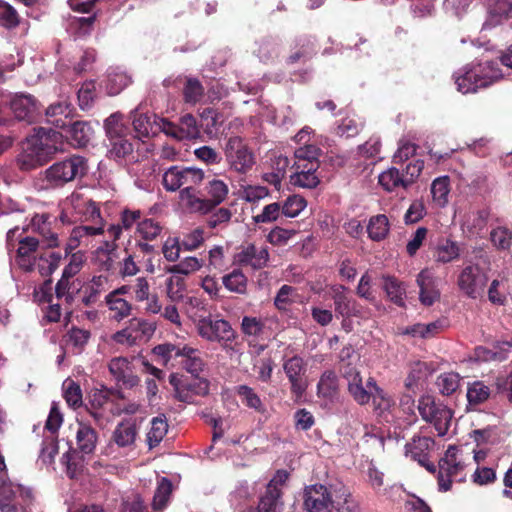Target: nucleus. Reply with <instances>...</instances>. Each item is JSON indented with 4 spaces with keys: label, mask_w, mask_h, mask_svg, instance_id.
<instances>
[{
    "label": "nucleus",
    "mask_w": 512,
    "mask_h": 512,
    "mask_svg": "<svg viewBox=\"0 0 512 512\" xmlns=\"http://www.w3.org/2000/svg\"><path fill=\"white\" fill-rule=\"evenodd\" d=\"M223 285L227 290L237 294H245L247 292L248 280L240 269H234L222 278Z\"/></svg>",
    "instance_id": "nucleus-45"
},
{
    "label": "nucleus",
    "mask_w": 512,
    "mask_h": 512,
    "mask_svg": "<svg viewBox=\"0 0 512 512\" xmlns=\"http://www.w3.org/2000/svg\"><path fill=\"white\" fill-rule=\"evenodd\" d=\"M389 229L390 226L388 218L383 214L371 217L367 227L369 237L374 241L384 239L387 236Z\"/></svg>",
    "instance_id": "nucleus-49"
},
{
    "label": "nucleus",
    "mask_w": 512,
    "mask_h": 512,
    "mask_svg": "<svg viewBox=\"0 0 512 512\" xmlns=\"http://www.w3.org/2000/svg\"><path fill=\"white\" fill-rule=\"evenodd\" d=\"M183 95L186 103L196 104L202 99L204 88L197 79L188 78L183 89Z\"/></svg>",
    "instance_id": "nucleus-58"
},
{
    "label": "nucleus",
    "mask_w": 512,
    "mask_h": 512,
    "mask_svg": "<svg viewBox=\"0 0 512 512\" xmlns=\"http://www.w3.org/2000/svg\"><path fill=\"white\" fill-rule=\"evenodd\" d=\"M224 154L230 169L239 174H246L256 162L254 152L240 136L227 139Z\"/></svg>",
    "instance_id": "nucleus-11"
},
{
    "label": "nucleus",
    "mask_w": 512,
    "mask_h": 512,
    "mask_svg": "<svg viewBox=\"0 0 512 512\" xmlns=\"http://www.w3.org/2000/svg\"><path fill=\"white\" fill-rule=\"evenodd\" d=\"M382 287L391 302L398 306H404L406 286L394 276H383Z\"/></svg>",
    "instance_id": "nucleus-38"
},
{
    "label": "nucleus",
    "mask_w": 512,
    "mask_h": 512,
    "mask_svg": "<svg viewBox=\"0 0 512 512\" xmlns=\"http://www.w3.org/2000/svg\"><path fill=\"white\" fill-rule=\"evenodd\" d=\"M30 136L47 161L56 153L64 151V137L60 132L39 127Z\"/></svg>",
    "instance_id": "nucleus-18"
},
{
    "label": "nucleus",
    "mask_w": 512,
    "mask_h": 512,
    "mask_svg": "<svg viewBox=\"0 0 512 512\" xmlns=\"http://www.w3.org/2000/svg\"><path fill=\"white\" fill-rule=\"evenodd\" d=\"M51 225V216L47 213L35 214L29 224L32 231L42 237L47 248H56L60 245V239L58 233L52 230Z\"/></svg>",
    "instance_id": "nucleus-24"
},
{
    "label": "nucleus",
    "mask_w": 512,
    "mask_h": 512,
    "mask_svg": "<svg viewBox=\"0 0 512 512\" xmlns=\"http://www.w3.org/2000/svg\"><path fill=\"white\" fill-rule=\"evenodd\" d=\"M418 410L426 422L433 424L439 436L447 433L452 419V412L449 408L435 402L431 396H422L419 400Z\"/></svg>",
    "instance_id": "nucleus-14"
},
{
    "label": "nucleus",
    "mask_w": 512,
    "mask_h": 512,
    "mask_svg": "<svg viewBox=\"0 0 512 512\" xmlns=\"http://www.w3.org/2000/svg\"><path fill=\"white\" fill-rule=\"evenodd\" d=\"M75 439L76 449L72 452H67L62 457L70 478H75L83 469V459L77 453L79 452L83 456L92 454L96 448L98 436L97 432L90 425L78 422Z\"/></svg>",
    "instance_id": "nucleus-4"
},
{
    "label": "nucleus",
    "mask_w": 512,
    "mask_h": 512,
    "mask_svg": "<svg viewBox=\"0 0 512 512\" xmlns=\"http://www.w3.org/2000/svg\"><path fill=\"white\" fill-rule=\"evenodd\" d=\"M469 459V455H464L462 449L456 446L448 447L439 461V490L446 492L451 488L452 481L461 475Z\"/></svg>",
    "instance_id": "nucleus-9"
},
{
    "label": "nucleus",
    "mask_w": 512,
    "mask_h": 512,
    "mask_svg": "<svg viewBox=\"0 0 512 512\" xmlns=\"http://www.w3.org/2000/svg\"><path fill=\"white\" fill-rule=\"evenodd\" d=\"M282 367L290 383L292 395L296 399L301 398L308 388L307 362L299 355L285 354Z\"/></svg>",
    "instance_id": "nucleus-15"
},
{
    "label": "nucleus",
    "mask_w": 512,
    "mask_h": 512,
    "mask_svg": "<svg viewBox=\"0 0 512 512\" xmlns=\"http://www.w3.org/2000/svg\"><path fill=\"white\" fill-rule=\"evenodd\" d=\"M450 189V179L448 176H441L433 180L431 194L433 202L438 207L442 208L448 204Z\"/></svg>",
    "instance_id": "nucleus-41"
},
{
    "label": "nucleus",
    "mask_w": 512,
    "mask_h": 512,
    "mask_svg": "<svg viewBox=\"0 0 512 512\" xmlns=\"http://www.w3.org/2000/svg\"><path fill=\"white\" fill-rule=\"evenodd\" d=\"M206 192L212 208L226 199L229 188L223 180L214 178L207 183Z\"/></svg>",
    "instance_id": "nucleus-46"
},
{
    "label": "nucleus",
    "mask_w": 512,
    "mask_h": 512,
    "mask_svg": "<svg viewBox=\"0 0 512 512\" xmlns=\"http://www.w3.org/2000/svg\"><path fill=\"white\" fill-rule=\"evenodd\" d=\"M138 433L139 427L135 420H122L114 428L110 443L120 449L133 450L136 446Z\"/></svg>",
    "instance_id": "nucleus-20"
},
{
    "label": "nucleus",
    "mask_w": 512,
    "mask_h": 512,
    "mask_svg": "<svg viewBox=\"0 0 512 512\" xmlns=\"http://www.w3.org/2000/svg\"><path fill=\"white\" fill-rule=\"evenodd\" d=\"M416 283L419 287V300L423 305L431 306L439 300V281L430 269L421 270L416 277Z\"/></svg>",
    "instance_id": "nucleus-21"
},
{
    "label": "nucleus",
    "mask_w": 512,
    "mask_h": 512,
    "mask_svg": "<svg viewBox=\"0 0 512 512\" xmlns=\"http://www.w3.org/2000/svg\"><path fill=\"white\" fill-rule=\"evenodd\" d=\"M66 128H68L66 137L70 139L74 146H85L93 134L89 124L83 121L72 122L70 119Z\"/></svg>",
    "instance_id": "nucleus-37"
},
{
    "label": "nucleus",
    "mask_w": 512,
    "mask_h": 512,
    "mask_svg": "<svg viewBox=\"0 0 512 512\" xmlns=\"http://www.w3.org/2000/svg\"><path fill=\"white\" fill-rule=\"evenodd\" d=\"M320 149L315 145H307L295 151L294 173L290 176V183L299 188H315L320 180L317 175L319 168L318 157Z\"/></svg>",
    "instance_id": "nucleus-2"
},
{
    "label": "nucleus",
    "mask_w": 512,
    "mask_h": 512,
    "mask_svg": "<svg viewBox=\"0 0 512 512\" xmlns=\"http://www.w3.org/2000/svg\"><path fill=\"white\" fill-rule=\"evenodd\" d=\"M32 498L30 490L20 485L3 481L0 483V512H27L17 508L18 504H27Z\"/></svg>",
    "instance_id": "nucleus-17"
},
{
    "label": "nucleus",
    "mask_w": 512,
    "mask_h": 512,
    "mask_svg": "<svg viewBox=\"0 0 512 512\" xmlns=\"http://www.w3.org/2000/svg\"><path fill=\"white\" fill-rule=\"evenodd\" d=\"M63 224H71L80 220L83 222L103 219L97 204L80 192H73L62 204V211L59 216Z\"/></svg>",
    "instance_id": "nucleus-8"
},
{
    "label": "nucleus",
    "mask_w": 512,
    "mask_h": 512,
    "mask_svg": "<svg viewBox=\"0 0 512 512\" xmlns=\"http://www.w3.org/2000/svg\"><path fill=\"white\" fill-rule=\"evenodd\" d=\"M199 336L209 342H217L227 349L236 338V333L230 323L224 319L202 317L196 324Z\"/></svg>",
    "instance_id": "nucleus-12"
},
{
    "label": "nucleus",
    "mask_w": 512,
    "mask_h": 512,
    "mask_svg": "<svg viewBox=\"0 0 512 512\" xmlns=\"http://www.w3.org/2000/svg\"><path fill=\"white\" fill-rule=\"evenodd\" d=\"M433 257L437 263L452 262L459 257V247L456 242L445 239L436 246Z\"/></svg>",
    "instance_id": "nucleus-43"
},
{
    "label": "nucleus",
    "mask_w": 512,
    "mask_h": 512,
    "mask_svg": "<svg viewBox=\"0 0 512 512\" xmlns=\"http://www.w3.org/2000/svg\"><path fill=\"white\" fill-rule=\"evenodd\" d=\"M137 342L148 339L154 333V326L140 318H132L126 326Z\"/></svg>",
    "instance_id": "nucleus-53"
},
{
    "label": "nucleus",
    "mask_w": 512,
    "mask_h": 512,
    "mask_svg": "<svg viewBox=\"0 0 512 512\" xmlns=\"http://www.w3.org/2000/svg\"><path fill=\"white\" fill-rule=\"evenodd\" d=\"M202 267V263L196 257H187L178 264L167 268V272L172 274L189 275L198 271Z\"/></svg>",
    "instance_id": "nucleus-62"
},
{
    "label": "nucleus",
    "mask_w": 512,
    "mask_h": 512,
    "mask_svg": "<svg viewBox=\"0 0 512 512\" xmlns=\"http://www.w3.org/2000/svg\"><path fill=\"white\" fill-rule=\"evenodd\" d=\"M502 78L497 63L486 61L455 74L457 90L463 94L474 93Z\"/></svg>",
    "instance_id": "nucleus-3"
},
{
    "label": "nucleus",
    "mask_w": 512,
    "mask_h": 512,
    "mask_svg": "<svg viewBox=\"0 0 512 512\" xmlns=\"http://www.w3.org/2000/svg\"><path fill=\"white\" fill-rule=\"evenodd\" d=\"M204 180L202 169L173 165L162 174V185L168 192L181 191L186 187L199 186Z\"/></svg>",
    "instance_id": "nucleus-10"
},
{
    "label": "nucleus",
    "mask_w": 512,
    "mask_h": 512,
    "mask_svg": "<svg viewBox=\"0 0 512 512\" xmlns=\"http://www.w3.org/2000/svg\"><path fill=\"white\" fill-rule=\"evenodd\" d=\"M93 224H83L74 227L65 244V254H70L78 247H93L104 236L105 222L103 219L91 221Z\"/></svg>",
    "instance_id": "nucleus-13"
},
{
    "label": "nucleus",
    "mask_w": 512,
    "mask_h": 512,
    "mask_svg": "<svg viewBox=\"0 0 512 512\" xmlns=\"http://www.w3.org/2000/svg\"><path fill=\"white\" fill-rule=\"evenodd\" d=\"M123 116L119 113L112 114L105 121L106 134L109 139L126 136L127 127L124 126Z\"/></svg>",
    "instance_id": "nucleus-60"
},
{
    "label": "nucleus",
    "mask_w": 512,
    "mask_h": 512,
    "mask_svg": "<svg viewBox=\"0 0 512 512\" xmlns=\"http://www.w3.org/2000/svg\"><path fill=\"white\" fill-rule=\"evenodd\" d=\"M338 393V378L335 372L327 370L322 373L317 384V395L326 401H332Z\"/></svg>",
    "instance_id": "nucleus-36"
},
{
    "label": "nucleus",
    "mask_w": 512,
    "mask_h": 512,
    "mask_svg": "<svg viewBox=\"0 0 512 512\" xmlns=\"http://www.w3.org/2000/svg\"><path fill=\"white\" fill-rule=\"evenodd\" d=\"M35 143L31 136L27 137L22 145L21 152L17 156V165L23 171L35 169L47 162Z\"/></svg>",
    "instance_id": "nucleus-23"
},
{
    "label": "nucleus",
    "mask_w": 512,
    "mask_h": 512,
    "mask_svg": "<svg viewBox=\"0 0 512 512\" xmlns=\"http://www.w3.org/2000/svg\"><path fill=\"white\" fill-rule=\"evenodd\" d=\"M490 239L497 249H509L512 244V232L506 227H497L490 233Z\"/></svg>",
    "instance_id": "nucleus-63"
},
{
    "label": "nucleus",
    "mask_w": 512,
    "mask_h": 512,
    "mask_svg": "<svg viewBox=\"0 0 512 512\" xmlns=\"http://www.w3.org/2000/svg\"><path fill=\"white\" fill-rule=\"evenodd\" d=\"M107 278L104 276H94L89 283L81 288V303L84 306L94 305L101 293L105 291Z\"/></svg>",
    "instance_id": "nucleus-34"
},
{
    "label": "nucleus",
    "mask_w": 512,
    "mask_h": 512,
    "mask_svg": "<svg viewBox=\"0 0 512 512\" xmlns=\"http://www.w3.org/2000/svg\"><path fill=\"white\" fill-rule=\"evenodd\" d=\"M488 276L478 264L464 267L458 277L459 289L468 297L476 299L484 293Z\"/></svg>",
    "instance_id": "nucleus-16"
},
{
    "label": "nucleus",
    "mask_w": 512,
    "mask_h": 512,
    "mask_svg": "<svg viewBox=\"0 0 512 512\" xmlns=\"http://www.w3.org/2000/svg\"><path fill=\"white\" fill-rule=\"evenodd\" d=\"M163 227L158 221L145 218L138 222L136 237L144 241H153L162 233Z\"/></svg>",
    "instance_id": "nucleus-44"
},
{
    "label": "nucleus",
    "mask_w": 512,
    "mask_h": 512,
    "mask_svg": "<svg viewBox=\"0 0 512 512\" xmlns=\"http://www.w3.org/2000/svg\"><path fill=\"white\" fill-rule=\"evenodd\" d=\"M62 255L59 252L41 253L38 272L41 276H50L60 265Z\"/></svg>",
    "instance_id": "nucleus-55"
},
{
    "label": "nucleus",
    "mask_w": 512,
    "mask_h": 512,
    "mask_svg": "<svg viewBox=\"0 0 512 512\" xmlns=\"http://www.w3.org/2000/svg\"><path fill=\"white\" fill-rule=\"evenodd\" d=\"M491 390L482 381H475L467 388V400L470 406H477L484 403L490 397Z\"/></svg>",
    "instance_id": "nucleus-50"
},
{
    "label": "nucleus",
    "mask_w": 512,
    "mask_h": 512,
    "mask_svg": "<svg viewBox=\"0 0 512 512\" xmlns=\"http://www.w3.org/2000/svg\"><path fill=\"white\" fill-rule=\"evenodd\" d=\"M87 169L86 159L80 155H73L48 167L44 172V180L49 187H62L77 178H82Z\"/></svg>",
    "instance_id": "nucleus-7"
},
{
    "label": "nucleus",
    "mask_w": 512,
    "mask_h": 512,
    "mask_svg": "<svg viewBox=\"0 0 512 512\" xmlns=\"http://www.w3.org/2000/svg\"><path fill=\"white\" fill-rule=\"evenodd\" d=\"M45 114L49 123L57 128L65 129L70 123L72 108L67 101H61L51 104Z\"/></svg>",
    "instance_id": "nucleus-31"
},
{
    "label": "nucleus",
    "mask_w": 512,
    "mask_h": 512,
    "mask_svg": "<svg viewBox=\"0 0 512 512\" xmlns=\"http://www.w3.org/2000/svg\"><path fill=\"white\" fill-rule=\"evenodd\" d=\"M82 282L79 279L69 278L62 275L56 285L57 298H64L67 303L73 301L74 296L80 292Z\"/></svg>",
    "instance_id": "nucleus-42"
},
{
    "label": "nucleus",
    "mask_w": 512,
    "mask_h": 512,
    "mask_svg": "<svg viewBox=\"0 0 512 512\" xmlns=\"http://www.w3.org/2000/svg\"><path fill=\"white\" fill-rule=\"evenodd\" d=\"M130 83V77L122 71L110 72L106 80V90L109 95H117Z\"/></svg>",
    "instance_id": "nucleus-56"
},
{
    "label": "nucleus",
    "mask_w": 512,
    "mask_h": 512,
    "mask_svg": "<svg viewBox=\"0 0 512 512\" xmlns=\"http://www.w3.org/2000/svg\"><path fill=\"white\" fill-rule=\"evenodd\" d=\"M172 493V483L167 478H161L158 482L152 507L154 511H161L164 509L169 501L170 495Z\"/></svg>",
    "instance_id": "nucleus-51"
},
{
    "label": "nucleus",
    "mask_w": 512,
    "mask_h": 512,
    "mask_svg": "<svg viewBox=\"0 0 512 512\" xmlns=\"http://www.w3.org/2000/svg\"><path fill=\"white\" fill-rule=\"evenodd\" d=\"M269 260V252L266 247H257L249 244L235 255V261L242 266H250L253 269H261Z\"/></svg>",
    "instance_id": "nucleus-27"
},
{
    "label": "nucleus",
    "mask_w": 512,
    "mask_h": 512,
    "mask_svg": "<svg viewBox=\"0 0 512 512\" xmlns=\"http://www.w3.org/2000/svg\"><path fill=\"white\" fill-rule=\"evenodd\" d=\"M307 202L300 195H291L283 203L282 214L289 218L297 217L306 207Z\"/></svg>",
    "instance_id": "nucleus-57"
},
{
    "label": "nucleus",
    "mask_w": 512,
    "mask_h": 512,
    "mask_svg": "<svg viewBox=\"0 0 512 512\" xmlns=\"http://www.w3.org/2000/svg\"><path fill=\"white\" fill-rule=\"evenodd\" d=\"M460 375L455 372L442 373L437 377L436 385L443 395L453 394L460 385Z\"/></svg>",
    "instance_id": "nucleus-54"
},
{
    "label": "nucleus",
    "mask_w": 512,
    "mask_h": 512,
    "mask_svg": "<svg viewBox=\"0 0 512 512\" xmlns=\"http://www.w3.org/2000/svg\"><path fill=\"white\" fill-rule=\"evenodd\" d=\"M434 442L429 437H414L405 446L406 456L428 469V453Z\"/></svg>",
    "instance_id": "nucleus-28"
},
{
    "label": "nucleus",
    "mask_w": 512,
    "mask_h": 512,
    "mask_svg": "<svg viewBox=\"0 0 512 512\" xmlns=\"http://www.w3.org/2000/svg\"><path fill=\"white\" fill-rule=\"evenodd\" d=\"M378 182L380 186L387 192H393L399 188H408V181L405 182L402 173H400V171L395 167H391L383 171L378 176Z\"/></svg>",
    "instance_id": "nucleus-39"
},
{
    "label": "nucleus",
    "mask_w": 512,
    "mask_h": 512,
    "mask_svg": "<svg viewBox=\"0 0 512 512\" xmlns=\"http://www.w3.org/2000/svg\"><path fill=\"white\" fill-rule=\"evenodd\" d=\"M153 353L161 357L164 364H167L172 359H179L182 367L192 375H199L205 368L201 352L197 348L186 344H160L154 347Z\"/></svg>",
    "instance_id": "nucleus-6"
},
{
    "label": "nucleus",
    "mask_w": 512,
    "mask_h": 512,
    "mask_svg": "<svg viewBox=\"0 0 512 512\" xmlns=\"http://www.w3.org/2000/svg\"><path fill=\"white\" fill-rule=\"evenodd\" d=\"M161 119L153 116V121H151L150 116L138 114L136 109L133 114V126L138 137H148L156 134L158 130H161Z\"/></svg>",
    "instance_id": "nucleus-35"
},
{
    "label": "nucleus",
    "mask_w": 512,
    "mask_h": 512,
    "mask_svg": "<svg viewBox=\"0 0 512 512\" xmlns=\"http://www.w3.org/2000/svg\"><path fill=\"white\" fill-rule=\"evenodd\" d=\"M26 228L22 230L14 226L7 231L6 248L15 264L25 272L38 271L41 253L40 242L32 236H25Z\"/></svg>",
    "instance_id": "nucleus-1"
},
{
    "label": "nucleus",
    "mask_w": 512,
    "mask_h": 512,
    "mask_svg": "<svg viewBox=\"0 0 512 512\" xmlns=\"http://www.w3.org/2000/svg\"><path fill=\"white\" fill-rule=\"evenodd\" d=\"M346 288L342 285H335L331 288L335 312L342 317H350L358 314L356 302L345 293Z\"/></svg>",
    "instance_id": "nucleus-30"
},
{
    "label": "nucleus",
    "mask_w": 512,
    "mask_h": 512,
    "mask_svg": "<svg viewBox=\"0 0 512 512\" xmlns=\"http://www.w3.org/2000/svg\"><path fill=\"white\" fill-rule=\"evenodd\" d=\"M196 187L182 189L179 194L180 201L191 212L206 213L211 209L210 201L204 199L196 190Z\"/></svg>",
    "instance_id": "nucleus-32"
},
{
    "label": "nucleus",
    "mask_w": 512,
    "mask_h": 512,
    "mask_svg": "<svg viewBox=\"0 0 512 512\" xmlns=\"http://www.w3.org/2000/svg\"><path fill=\"white\" fill-rule=\"evenodd\" d=\"M335 500L329 489L321 484L307 486L303 491V508L305 512H332L334 505L348 503L349 492L344 486L335 490Z\"/></svg>",
    "instance_id": "nucleus-5"
},
{
    "label": "nucleus",
    "mask_w": 512,
    "mask_h": 512,
    "mask_svg": "<svg viewBox=\"0 0 512 512\" xmlns=\"http://www.w3.org/2000/svg\"><path fill=\"white\" fill-rule=\"evenodd\" d=\"M367 388L369 389V401L372 400L374 411L377 414L382 415L394 405L391 396L377 385L373 377L367 379Z\"/></svg>",
    "instance_id": "nucleus-29"
},
{
    "label": "nucleus",
    "mask_w": 512,
    "mask_h": 512,
    "mask_svg": "<svg viewBox=\"0 0 512 512\" xmlns=\"http://www.w3.org/2000/svg\"><path fill=\"white\" fill-rule=\"evenodd\" d=\"M105 303L108 307L110 318L117 322L128 318L133 310L132 304L126 299L118 297L116 293L107 294Z\"/></svg>",
    "instance_id": "nucleus-33"
},
{
    "label": "nucleus",
    "mask_w": 512,
    "mask_h": 512,
    "mask_svg": "<svg viewBox=\"0 0 512 512\" xmlns=\"http://www.w3.org/2000/svg\"><path fill=\"white\" fill-rule=\"evenodd\" d=\"M10 109L19 120L33 122L37 116V103L29 94H15L11 97Z\"/></svg>",
    "instance_id": "nucleus-26"
},
{
    "label": "nucleus",
    "mask_w": 512,
    "mask_h": 512,
    "mask_svg": "<svg viewBox=\"0 0 512 512\" xmlns=\"http://www.w3.org/2000/svg\"><path fill=\"white\" fill-rule=\"evenodd\" d=\"M343 378L347 383V389L351 397L359 404L366 405L369 403V389L367 383L364 385L362 376L356 367H344L342 372Z\"/></svg>",
    "instance_id": "nucleus-22"
},
{
    "label": "nucleus",
    "mask_w": 512,
    "mask_h": 512,
    "mask_svg": "<svg viewBox=\"0 0 512 512\" xmlns=\"http://www.w3.org/2000/svg\"><path fill=\"white\" fill-rule=\"evenodd\" d=\"M282 510L281 492L266 489L265 494L260 498L258 512H282Z\"/></svg>",
    "instance_id": "nucleus-52"
},
{
    "label": "nucleus",
    "mask_w": 512,
    "mask_h": 512,
    "mask_svg": "<svg viewBox=\"0 0 512 512\" xmlns=\"http://www.w3.org/2000/svg\"><path fill=\"white\" fill-rule=\"evenodd\" d=\"M237 395L248 408L258 413H264L266 411L264 403L253 388L247 385H240L237 387Z\"/></svg>",
    "instance_id": "nucleus-47"
},
{
    "label": "nucleus",
    "mask_w": 512,
    "mask_h": 512,
    "mask_svg": "<svg viewBox=\"0 0 512 512\" xmlns=\"http://www.w3.org/2000/svg\"><path fill=\"white\" fill-rule=\"evenodd\" d=\"M506 280L494 279L488 289V298L494 304H503L506 300Z\"/></svg>",
    "instance_id": "nucleus-64"
},
{
    "label": "nucleus",
    "mask_w": 512,
    "mask_h": 512,
    "mask_svg": "<svg viewBox=\"0 0 512 512\" xmlns=\"http://www.w3.org/2000/svg\"><path fill=\"white\" fill-rule=\"evenodd\" d=\"M109 371L114 379L126 388L138 385L139 378L134 374L131 362L125 357H115L110 360Z\"/></svg>",
    "instance_id": "nucleus-25"
},
{
    "label": "nucleus",
    "mask_w": 512,
    "mask_h": 512,
    "mask_svg": "<svg viewBox=\"0 0 512 512\" xmlns=\"http://www.w3.org/2000/svg\"><path fill=\"white\" fill-rule=\"evenodd\" d=\"M20 23V17L10 4L0 1V25L7 28L13 29Z\"/></svg>",
    "instance_id": "nucleus-59"
},
{
    "label": "nucleus",
    "mask_w": 512,
    "mask_h": 512,
    "mask_svg": "<svg viewBox=\"0 0 512 512\" xmlns=\"http://www.w3.org/2000/svg\"><path fill=\"white\" fill-rule=\"evenodd\" d=\"M168 431V424L163 417H154L151 420V427L147 432L146 441L150 449L156 447Z\"/></svg>",
    "instance_id": "nucleus-48"
},
{
    "label": "nucleus",
    "mask_w": 512,
    "mask_h": 512,
    "mask_svg": "<svg viewBox=\"0 0 512 512\" xmlns=\"http://www.w3.org/2000/svg\"><path fill=\"white\" fill-rule=\"evenodd\" d=\"M160 125L162 132L177 140H193L200 136L196 119L191 114L182 116L179 125H175L166 119H161Z\"/></svg>",
    "instance_id": "nucleus-19"
},
{
    "label": "nucleus",
    "mask_w": 512,
    "mask_h": 512,
    "mask_svg": "<svg viewBox=\"0 0 512 512\" xmlns=\"http://www.w3.org/2000/svg\"><path fill=\"white\" fill-rule=\"evenodd\" d=\"M63 396L66 403L71 407H79L82 404V392L80 386L72 380L63 383Z\"/></svg>",
    "instance_id": "nucleus-61"
},
{
    "label": "nucleus",
    "mask_w": 512,
    "mask_h": 512,
    "mask_svg": "<svg viewBox=\"0 0 512 512\" xmlns=\"http://www.w3.org/2000/svg\"><path fill=\"white\" fill-rule=\"evenodd\" d=\"M431 373L432 369L427 363L421 361L413 363L405 379V387L409 391L416 392L420 382L426 379Z\"/></svg>",
    "instance_id": "nucleus-40"
}]
</instances>
